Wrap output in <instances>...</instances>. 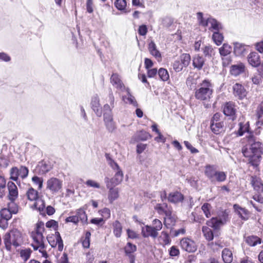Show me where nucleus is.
Returning <instances> with one entry per match:
<instances>
[{
    "mask_svg": "<svg viewBox=\"0 0 263 263\" xmlns=\"http://www.w3.org/2000/svg\"><path fill=\"white\" fill-rule=\"evenodd\" d=\"M206 224L208 226L214 228V229H218L221 226L224 225L222 222L218 218V217H213L210 220L206 221Z\"/></svg>",
    "mask_w": 263,
    "mask_h": 263,
    "instance_id": "nucleus-31",
    "label": "nucleus"
},
{
    "mask_svg": "<svg viewBox=\"0 0 263 263\" xmlns=\"http://www.w3.org/2000/svg\"><path fill=\"white\" fill-rule=\"evenodd\" d=\"M113 226V232L116 237H120L122 234V227L119 221L116 220L112 224Z\"/></svg>",
    "mask_w": 263,
    "mask_h": 263,
    "instance_id": "nucleus-38",
    "label": "nucleus"
},
{
    "mask_svg": "<svg viewBox=\"0 0 263 263\" xmlns=\"http://www.w3.org/2000/svg\"><path fill=\"white\" fill-rule=\"evenodd\" d=\"M246 241L249 246L254 247L261 243V240L257 236H250L246 238Z\"/></svg>",
    "mask_w": 263,
    "mask_h": 263,
    "instance_id": "nucleus-37",
    "label": "nucleus"
},
{
    "mask_svg": "<svg viewBox=\"0 0 263 263\" xmlns=\"http://www.w3.org/2000/svg\"><path fill=\"white\" fill-rule=\"evenodd\" d=\"M233 93L235 96L238 97L239 99H242L247 95V92L244 87L238 83H236L233 85Z\"/></svg>",
    "mask_w": 263,
    "mask_h": 263,
    "instance_id": "nucleus-17",
    "label": "nucleus"
},
{
    "mask_svg": "<svg viewBox=\"0 0 263 263\" xmlns=\"http://www.w3.org/2000/svg\"><path fill=\"white\" fill-rule=\"evenodd\" d=\"M251 184L254 190L258 194L263 193V183L261 179L256 176L252 177Z\"/></svg>",
    "mask_w": 263,
    "mask_h": 263,
    "instance_id": "nucleus-19",
    "label": "nucleus"
},
{
    "mask_svg": "<svg viewBox=\"0 0 263 263\" xmlns=\"http://www.w3.org/2000/svg\"><path fill=\"white\" fill-rule=\"evenodd\" d=\"M45 231L44 223L42 221H39L36 224L35 234L34 235V251H37L42 257L46 258L47 254L44 249V236L43 233Z\"/></svg>",
    "mask_w": 263,
    "mask_h": 263,
    "instance_id": "nucleus-3",
    "label": "nucleus"
},
{
    "mask_svg": "<svg viewBox=\"0 0 263 263\" xmlns=\"http://www.w3.org/2000/svg\"><path fill=\"white\" fill-rule=\"evenodd\" d=\"M211 129L215 134H219L224 131V125L223 122L211 123Z\"/></svg>",
    "mask_w": 263,
    "mask_h": 263,
    "instance_id": "nucleus-27",
    "label": "nucleus"
},
{
    "mask_svg": "<svg viewBox=\"0 0 263 263\" xmlns=\"http://www.w3.org/2000/svg\"><path fill=\"white\" fill-rule=\"evenodd\" d=\"M159 239L160 240L163 241L162 243L164 245L170 244L171 242V239L169 235L165 231H162L161 232Z\"/></svg>",
    "mask_w": 263,
    "mask_h": 263,
    "instance_id": "nucleus-53",
    "label": "nucleus"
},
{
    "mask_svg": "<svg viewBox=\"0 0 263 263\" xmlns=\"http://www.w3.org/2000/svg\"><path fill=\"white\" fill-rule=\"evenodd\" d=\"M7 187L9 191L8 195L10 200H15L18 197V189L15 184L12 182L9 181L7 183Z\"/></svg>",
    "mask_w": 263,
    "mask_h": 263,
    "instance_id": "nucleus-13",
    "label": "nucleus"
},
{
    "mask_svg": "<svg viewBox=\"0 0 263 263\" xmlns=\"http://www.w3.org/2000/svg\"><path fill=\"white\" fill-rule=\"evenodd\" d=\"M123 174L122 171L117 172L114 176L111 179L108 177L105 178V182L107 188L115 186L119 184L123 180Z\"/></svg>",
    "mask_w": 263,
    "mask_h": 263,
    "instance_id": "nucleus-8",
    "label": "nucleus"
},
{
    "mask_svg": "<svg viewBox=\"0 0 263 263\" xmlns=\"http://www.w3.org/2000/svg\"><path fill=\"white\" fill-rule=\"evenodd\" d=\"M204 62L205 60L203 57L197 55L193 58V65L195 68L200 70L202 68Z\"/></svg>",
    "mask_w": 263,
    "mask_h": 263,
    "instance_id": "nucleus-32",
    "label": "nucleus"
},
{
    "mask_svg": "<svg viewBox=\"0 0 263 263\" xmlns=\"http://www.w3.org/2000/svg\"><path fill=\"white\" fill-rule=\"evenodd\" d=\"M156 209L159 213H164L166 216H170V211H171L166 204H158L156 206Z\"/></svg>",
    "mask_w": 263,
    "mask_h": 263,
    "instance_id": "nucleus-43",
    "label": "nucleus"
},
{
    "mask_svg": "<svg viewBox=\"0 0 263 263\" xmlns=\"http://www.w3.org/2000/svg\"><path fill=\"white\" fill-rule=\"evenodd\" d=\"M184 66L182 65L181 63L179 61H176L173 64V68L176 72H179L181 71Z\"/></svg>",
    "mask_w": 263,
    "mask_h": 263,
    "instance_id": "nucleus-62",
    "label": "nucleus"
},
{
    "mask_svg": "<svg viewBox=\"0 0 263 263\" xmlns=\"http://www.w3.org/2000/svg\"><path fill=\"white\" fill-rule=\"evenodd\" d=\"M248 46L240 43H236L234 46V52L237 56L243 55L247 51Z\"/></svg>",
    "mask_w": 263,
    "mask_h": 263,
    "instance_id": "nucleus-30",
    "label": "nucleus"
},
{
    "mask_svg": "<svg viewBox=\"0 0 263 263\" xmlns=\"http://www.w3.org/2000/svg\"><path fill=\"white\" fill-rule=\"evenodd\" d=\"M104 121L105 124V126L110 132H112L116 129V125L113 121L112 116H108L104 118Z\"/></svg>",
    "mask_w": 263,
    "mask_h": 263,
    "instance_id": "nucleus-33",
    "label": "nucleus"
},
{
    "mask_svg": "<svg viewBox=\"0 0 263 263\" xmlns=\"http://www.w3.org/2000/svg\"><path fill=\"white\" fill-rule=\"evenodd\" d=\"M159 78L163 81H166L169 79V74L166 69L161 68L158 71Z\"/></svg>",
    "mask_w": 263,
    "mask_h": 263,
    "instance_id": "nucleus-51",
    "label": "nucleus"
},
{
    "mask_svg": "<svg viewBox=\"0 0 263 263\" xmlns=\"http://www.w3.org/2000/svg\"><path fill=\"white\" fill-rule=\"evenodd\" d=\"M14 201L15 200H10L8 203L7 208L12 214H16L18 212V206Z\"/></svg>",
    "mask_w": 263,
    "mask_h": 263,
    "instance_id": "nucleus-48",
    "label": "nucleus"
},
{
    "mask_svg": "<svg viewBox=\"0 0 263 263\" xmlns=\"http://www.w3.org/2000/svg\"><path fill=\"white\" fill-rule=\"evenodd\" d=\"M12 213L7 208H3L0 211L1 218L10 220L12 218Z\"/></svg>",
    "mask_w": 263,
    "mask_h": 263,
    "instance_id": "nucleus-49",
    "label": "nucleus"
},
{
    "mask_svg": "<svg viewBox=\"0 0 263 263\" xmlns=\"http://www.w3.org/2000/svg\"><path fill=\"white\" fill-rule=\"evenodd\" d=\"M110 81L112 84L122 91L125 90L126 88L122 82L119 76L117 73H113L110 78Z\"/></svg>",
    "mask_w": 263,
    "mask_h": 263,
    "instance_id": "nucleus-18",
    "label": "nucleus"
},
{
    "mask_svg": "<svg viewBox=\"0 0 263 263\" xmlns=\"http://www.w3.org/2000/svg\"><path fill=\"white\" fill-rule=\"evenodd\" d=\"M91 107L98 117L102 115V109L100 103V99L97 95H94L91 100Z\"/></svg>",
    "mask_w": 263,
    "mask_h": 263,
    "instance_id": "nucleus-11",
    "label": "nucleus"
},
{
    "mask_svg": "<svg viewBox=\"0 0 263 263\" xmlns=\"http://www.w3.org/2000/svg\"><path fill=\"white\" fill-rule=\"evenodd\" d=\"M198 79V76L189 75L186 80V84L188 88L191 90L195 89Z\"/></svg>",
    "mask_w": 263,
    "mask_h": 263,
    "instance_id": "nucleus-26",
    "label": "nucleus"
},
{
    "mask_svg": "<svg viewBox=\"0 0 263 263\" xmlns=\"http://www.w3.org/2000/svg\"><path fill=\"white\" fill-rule=\"evenodd\" d=\"M223 111L226 116L230 117V118L234 121L236 119V108L234 104L231 102L227 103L223 107Z\"/></svg>",
    "mask_w": 263,
    "mask_h": 263,
    "instance_id": "nucleus-9",
    "label": "nucleus"
},
{
    "mask_svg": "<svg viewBox=\"0 0 263 263\" xmlns=\"http://www.w3.org/2000/svg\"><path fill=\"white\" fill-rule=\"evenodd\" d=\"M181 63L184 67H187L190 62L191 57L189 54L184 53L180 56Z\"/></svg>",
    "mask_w": 263,
    "mask_h": 263,
    "instance_id": "nucleus-52",
    "label": "nucleus"
},
{
    "mask_svg": "<svg viewBox=\"0 0 263 263\" xmlns=\"http://www.w3.org/2000/svg\"><path fill=\"white\" fill-rule=\"evenodd\" d=\"M226 178L227 175L224 172L217 171L214 177L213 182H223L226 180Z\"/></svg>",
    "mask_w": 263,
    "mask_h": 263,
    "instance_id": "nucleus-47",
    "label": "nucleus"
},
{
    "mask_svg": "<svg viewBox=\"0 0 263 263\" xmlns=\"http://www.w3.org/2000/svg\"><path fill=\"white\" fill-rule=\"evenodd\" d=\"M212 39L214 43L218 46L221 44L223 40V36L221 33H220L219 31H214L212 35Z\"/></svg>",
    "mask_w": 263,
    "mask_h": 263,
    "instance_id": "nucleus-44",
    "label": "nucleus"
},
{
    "mask_svg": "<svg viewBox=\"0 0 263 263\" xmlns=\"http://www.w3.org/2000/svg\"><path fill=\"white\" fill-rule=\"evenodd\" d=\"M166 217L164 218V224L167 228L174 225L175 223V218L172 215V211H170V216H166Z\"/></svg>",
    "mask_w": 263,
    "mask_h": 263,
    "instance_id": "nucleus-45",
    "label": "nucleus"
},
{
    "mask_svg": "<svg viewBox=\"0 0 263 263\" xmlns=\"http://www.w3.org/2000/svg\"><path fill=\"white\" fill-rule=\"evenodd\" d=\"M34 200L35 201L34 203V208H35L41 213L44 211L45 204L44 200L39 195L37 191L35 192V197H34Z\"/></svg>",
    "mask_w": 263,
    "mask_h": 263,
    "instance_id": "nucleus-20",
    "label": "nucleus"
},
{
    "mask_svg": "<svg viewBox=\"0 0 263 263\" xmlns=\"http://www.w3.org/2000/svg\"><path fill=\"white\" fill-rule=\"evenodd\" d=\"M217 170L213 165H207L205 166L204 173L205 176L212 181L213 182L214 177Z\"/></svg>",
    "mask_w": 263,
    "mask_h": 263,
    "instance_id": "nucleus-29",
    "label": "nucleus"
},
{
    "mask_svg": "<svg viewBox=\"0 0 263 263\" xmlns=\"http://www.w3.org/2000/svg\"><path fill=\"white\" fill-rule=\"evenodd\" d=\"M180 245L182 250L189 253L195 252L197 249L196 242L188 237H185L181 239Z\"/></svg>",
    "mask_w": 263,
    "mask_h": 263,
    "instance_id": "nucleus-7",
    "label": "nucleus"
},
{
    "mask_svg": "<svg viewBox=\"0 0 263 263\" xmlns=\"http://www.w3.org/2000/svg\"><path fill=\"white\" fill-rule=\"evenodd\" d=\"M202 232L204 236L208 241H211L213 239L214 235L211 229L209 228V226H203L202 229Z\"/></svg>",
    "mask_w": 263,
    "mask_h": 263,
    "instance_id": "nucleus-42",
    "label": "nucleus"
},
{
    "mask_svg": "<svg viewBox=\"0 0 263 263\" xmlns=\"http://www.w3.org/2000/svg\"><path fill=\"white\" fill-rule=\"evenodd\" d=\"M248 63L254 67H258L261 63L259 55L256 52H252L249 54L247 57Z\"/></svg>",
    "mask_w": 263,
    "mask_h": 263,
    "instance_id": "nucleus-14",
    "label": "nucleus"
},
{
    "mask_svg": "<svg viewBox=\"0 0 263 263\" xmlns=\"http://www.w3.org/2000/svg\"><path fill=\"white\" fill-rule=\"evenodd\" d=\"M228 213L225 211L220 213L217 217L222 222V223L224 224L228 220Z\"/></svg>",
    "mask_w": 263,
    "mask_h": 263,
    "instance_id": "nucleus-59",
    "label": "nucleus"
},
{
    "mask_svg": "<svg viewBox=\"0 0 263 263\" xmlns=\"http://www.w3.org/2000/svg\"><path fill=\"white\" fill-rule=\"evenodd\" d=\"M91 233L89 232H87L85 233L84 238H82V245L83 247L88 248L90 246V238Z\"/></svg>",
    "mask_w": 263,
    "mask_h": 263,
    "instance_id": "nucleus-54",
    "label": "nucleus"
},
{
    "mask_svg": "<svg viewBox=\"0 0 263 263\" xmlns=\"http://www.w3.org/2000/svg\"><path fill=\"white\" fill-rule=\"evenodd\" d=\"M219 51L221 57H226L231 53L232 47L228 44H224L219 49Z\"/></svg>",
    "mask_w": 263,
    "mask_h": 263,
    "instance_id": "nucleus-39",
    "label": "nucleus"
},
{
    "mask_svg": "<svg viewBox=\"0 0 263 263\" xmlns=\"http://www.w3.org/2000/svg\"><path fill=\"white\" fill-rule=\"evenodd\" d=\"M141 234L144 237H151L156 238L158 233L151 226L146 225L141 228Z\"/></svg>",
    "mask_w": 263,
    "mask_h": 263,
    "instance_id": "nucleus-12",
    "label": "nucleus"
},
{
    "mask_svg": "<svg viewBox=\"0 0 263 263\" xmlns=\"http://www.w3.org/2000/svg\"><path fill=\"white\" fill-rule=\"evenodd\" d=\"M32 253V250L28 248L25 249H22L20 251V254L21 258L25 261H27L29 257Z\"/></svg>",
    "mask_w": 263,
    "mask_h": 263,
    "instance_id": "nucleus-50",
    "label": "nucleus"
},
{
    "mask_svg": "<svg viewBox=\"0 0 263 263\" xmlns=\"http://www.w3.org/2000/svg\"><path fill=\"white\" fill-rule=\"evenodd\" d=\"M148 49L150 53L154 56L158 61L161 60V54L160 51L157 49L156 45L153 41H151L149 43Z\"/></svg>",
    "mask_w": 263,
    "mask_h": 263,
    "instance_id": "nucleus-23",
    "label": "nucleus"
},
{
    "mask_svg": "<svg viewBox=\"0 0 263 263\" xmlns=\"http://www.w3.org/2000/svg\"><path fill=\"white\" fill-rule=\"evenodd\" d=\"M247 144L242 149L244 156L250 157L253 165H257L263 154V143L259 141L253 133L246 136Z\"/></svg>",
    "mask_w": 263,
    "mask_h": 263,
    "instance_id": "nucleus-1",
    "label": "nucleus"
},
{
    "mask_svg": "<svg viewBox=\"0 0 263 263\" xmlns=\"http://www.w3.org/2000/svg\"><path fill=\"white\" fill-rule=\"evenodd\" d=\"M204 55L205 57H211L214 54V50L211 46H206L202 49Z\"/></svg>",
    "mask_w": 263,
    "mask_h": 263,
    "instance_id": "nucleus-56",
    "label": "nucleus"
},
{
    "mask_svg": "<svg viewBox=\"0 0 263 263\" xmlns=\"http://www.w3.org/2000/svg\"><path fill=\"white\" fill-rule=\"evenodd\" d=\"M115 5L118 10H124L126 6V2L125 0H116Z\"/></svg>",
    "mask_w": 263,
    "mask_h": 263,
    "instance_id": "nucleus-55",
    "label": "nucleus"
},
{
    "mask_svg": "<svg viewBox=\"0 0 263 263\" xmlns=\"http://www.w3.org/2000/svg\"><path fill=\"white\" fill-rule=\"evenodd\" d=\"M46 226L48 228H53L56 230L58 227V222L54 220H50L48 221L46 223Z\"/></svg>",
    "mask_w": 263,
    "mask_h": 263,
    "instance_id": "nucleus-63",
    "label": "nucleus"
},
{
    "mask_svg": "<svg viewBox=\"0 0 263 263\" xmlns=\"http://www.w3.org/2000/svg\"><path fill=\"white\" fill-rule=\"evenodd\" d=\"M136 250V246L130 242H128L124 247L125 253L129 257L130 263H135V256L133 255V253Z\"/></svg>",
    "mask_w": 263,
    "mask_h": 263,
    "instance_id": "nucleus-15",
    "label": "nucleus"
},
{
    "mask_svg": "<svg viewBox=\"0 0 263 263\" xmlns=\"http://www.w3.org/2000/svg\"><path fill=\"white\" fill-rule=\"evenodd\" d=\"M62 186V181L57 178H51L47 182V188L52 192H57Z\"/></svg>",
    "mask_w": 263,
    "mask_h": 263,
    "instance_id": "nucleus-10",
    "label": "nucleus"
},
{
    "mask_svg": "<svg viewBox=\"0 0 263 263\" xmlns=\"http://www.w3.org/2000/svg\"><path fill=\"white\" fill-rule=\"evenodd\" d=\"M245 68V65L242 63H239L231 66L230 73L232 75L237 76L244 72Z\"/></svg>",
    "mask_w": 263,
    "mask_h": 263,
    "instance_id": "nucleus-24",
    "label": "nucleus"
},
{
    "mask_svg": "<svg viewBox=\"0 0 263 263\" xmlns=\"http://www.w3.org/2000/svg\"><path fill=\"white\" fill-rule=\"evenodd\" d=\"M108 189H109L108 192V199L109 201L112 202L118 198L119 190L118 188H113L112 187Z\"/></svg>",
    "mask_w": 263,
    "mask_h": 263,
    "instance_id": "nucleus-40",
    "label": "nucleus"
},
{
    "mask_svg": "<svg viewBox=\"0 0 263 263\" xmlns=\"http://www.w3.org/2000/svg\"><path fill=\"white\" fill-rule=\"evenodd\" d=\"M86 6L87 11L88 13H91L93 12V8L92 0H87L86 3Z\"/></svg>",
    "mask_w": 263,
    "mask_h": 263,
    "instance_id": "nucleus-64",
    "label": "nucleus"
},
{
    "mask_svg": "<svg viewBox=\"0 0 263 263\" xmlns=\"http://www.w3.org/2000/svg\"><path fill=\"white\" fill-rule=\"evenodd\" d=\"M51 169V166L50 164L44 161H42L37 165L35 171L39 174H44L49 172Z\"/></svg>",
    "mask_w": 263,
    "mask_h": 263,
    "instance_id": "nucleus-21",
    "label": "nucleus"
},
{
    "mask_svg": "<svg viewBox=\"0 0 263 263\" xmlns=\"http://www.w3.org/2000/svg\"><path fill=\"white\" fill-rule=\"evenodd\" d=\"M28 169L26 166H21L19 168L13 167L10 170V178L14 181H17L19 176L24 179L28 176Z\"/></svg>",
    "mask_w": 263,
    "mask_h": 263,
    "instance_id": "nucleus-6",
    "label": "nucleus"
},
{
    "mask_svg": "<svg viewBox=\"0 0 263 263\" xmlns=\"http://www.w3.org/2000/svg\"><path fill=\"white\" fill-rule=\"evenodd\" d=\"M245 133H247V135H249V134L253 133L250 132V124L248 121L246 122H240L239 123V129L237 132V135L238 136H241Z\"/></svg>",
    "mask_w": 263,
    "mask_h": 263,
    "instance_id": "nucleus-22",
    "label": "nucleus"
},
{
    "mask_svg": "<svg viewBox=\"0 0 263 263\" xmlns=\"http://www.w3.org/2000/svg\"><path fill=\"white\" fill-rule=\"evenodd\" d=\"M234 209L242 219L247 220L248 219L249 213L248 210L239 206L237 204L234 205Z\"/></svg>",
    "mask_w": 263,
    "mask_h": 263,
    "instance_id": "nucleus-28",
    "label": "nucleus"
},
{
    "mask_svg": "<svg viewBox=\"0 0 263 263\" xmlns=\"http://www.w3.org/2000/svg\"><path fill=\"white\" fill-rule=\"evenodd\" d=\"M151 137V135L145 131H140L133 137L132 142H135L139 141H145Z\"/></svg>",
    "mask_w": 263,
    "mask_h": 263,
    "instance_id": "nucleus-25",
    "label": "nucleus"
},
{
    "mask_svg": "<svg viewBox=\"0 0 263 263\" xmlns=\"http://www.w3.org/2000/svg\"><path fill=\"white\" fill-rule=\"evenodd\" d=\"M212 85L206 80H203L196 89L195 97L196 99L200 101H208L213 93Z\"/></svg>",
    "mask_w": 263,
    "mask_h": 263,
    "instance_id": "nucleus-4",
    "label": "nucleus"
},
{
    "mask_svg": "<svg viewBox=\"0 0 263 263\" xmlns=\"http://www.w3.org/2000/svg\"><path fill=\"white\" fill-rule=\"evenodd\" d=\"M127 93V96H123V100L126 103H129L135 107H137L138 104L134 96L129 92V89L126 88L125 89Z\"/></svg>",
    "mask_w": 263,
    "mask_h": 263,
    "instance_id": "nucleus-35",
    "label": "nucleus"
},
{
    "mask_svg": "<svg viewBox=\"0 0 263 263\" xmlns=\"http://www.w3.org/2000/svg\"><path fill=\"white\" fill-rule=\"evenodd\" d=\"M112 107L110 106V105H109L108 104H105L102 110V111H103V115L104 118L107 117L108 116H112L111 114V109Z\"/></svg>",
    "mask_w": 263,
    "mask_h": 263,
    "instance_id": "nucleus-57",
    "label": "nucleus"
},
{
    "mask_svg": "<svg viewBox=\"0 0 263 263\" xmlns=\"http://www.w3.org/2000/svg\"><path fill=\"white\" fill-rule=\"evenodd\" d=\"M203 14L201 12L197 13V16L199 21V23L203 26H209V30L213 31H219L222 29L221 24L218 22L215 19L213 18H208L206 20L203 18Z\"/></svg>",
    "mask_w": 263,
    "mask_h": 263,
    "instance_id": "nucleus-5",
    "label": "nucleus"
},
{
    "mask_svg": "<svg viewBox=\"0 0 263 263\" xmlns=\"http://www.w3.org/2000/svg\"><path fill=\"white\" fill-rule=\"evenodd\" d=\"M152 227L158 233L162 228V223L161 221L158 219H155L152 221Z\"/></svg>",
    "mask_w": 263,
    "mask_h": 263,
    "instance_id": "nucleus-58",
    "label": "nucleus"
},
{
    "mask_svg": "<svg viewBox=\"0 0 263 263\" xmlns=\"http://www.w3.org/2000/svg\"><path fill=\"white\" fill-rule=\"evenodd\" d=\"M108 164L110 167L115 171H116L117 172L122 171L118 164L112 159H109Z\"/></svg>",
    "mask_w": 263,
    "mask_h": 263,
    "instance_id": "nucleus-61",
    "label": "nucleus"
},
{
    "mask_svg": "<svg viewBox=\"0 0 263 263\" xmlns=\"http://www.w3.org/2000/svg\"><path fill=\"white\" fill-rule=\"evenodd\" d=\"M22 241V234L17 229L11 230L6 233L3 236L5 248L8 252L12 251V246L15 248L20 247Z\"/></svg>",
    "mask_w": 263,
    "mask_h": 263,
    "instance_id": "nucleus-2",
    "label": "nucleus"
},
{
    "mask_svg": "<svg viewBox=\"0 0 263 263\" xmlns=\"http://www.w3.org/2000/svg\"><path fill=\"white\" fill-rule=\"evenodd\" d=\"M54 237L55 239V242H54V244H51V246L53 248L58 245L59 251H62L63 249V243L62 238L60 236V234L59 232H55Z\"/></svg>",
    "mask_w": 263,
    "mask_h": 263,
    "instance_id": "nucleus-36",
    "label": "nucleus"
},
{
    "mask_svg": "<svg viewBox=\"0 0 263 263\" xmlns=\"http://www.w3.org/2000/svg\"><path fill=\"white\" fill-rule=\"evenodd\" d=\"M43 179L42 178H39L34 176V185L37 186L38 190H41L43 187Z\"/></svg>",
    "mask_w": 263,
    "mask_h": 263,
    "instance_id": "nucleus-60",
    "label": "nucleus"
},
{
    "mask_svg": "<svg viewBox=\"0 0 263 263\" xmlns=\"http://www.w3.org/2000/svg\"><path fill=\"white\" fill-rule=\"evenodd\" d=\"M212 207L209 203H204L201 206V210L206 218H209L211 216Z\"/></svg>",
    "mask_w": 263,
    "mask_h": 263,
    "instance_id": "nucleus-46",
    "label": "nucleus"
},
{
    "mask_svg": "<svg viewBox=\"0 0 263 263\" xmlns=\"http://www.w3.org/2000/svg\"><path fill=\"white\" fill-rule=\"evenodd\" d=\"M76 216L78 217L79 221H81L83 224L87 223V216L83 209H79L77 211Z\"/></svg>",
    "mask_w": 263,
    "mask_h": 263,
    "instance_id": "nucleus-41",
    "label": "nucleus"
},
{
    "mask_svg": "<svg viewBox=\"0 0 263 263\" xmlns=\"http://www.w3.org/2000/svg\"><path fill=\"white\" fill-rule=\"evenodd\" d=\"M183 199V195L180 192L178 191L171 192L167 196L168 201L175 204L182 202Z\"/></svg>",
    "mask_w": 263,
    "mask_h": 263,
    "instance_id": "nucleus-16",
    "label": "nucleus"
},
{
    "mask_svg": "<svg viewBox=\"0 0 263 263\" xmlns=\"http://www.w3.org/2000/svg\"><path fill=\"white\" fill-rule=\"evenodd\" d=\"M222 258L225 263H231L233 260L232 251L228 248L224 249L222 251Z\"/></svg>",
    "mask_w": 263,
    "mask_h": 263,
    "instance_id": "nucleus-34",
    "label": "nucleus"
}]
</instances>
